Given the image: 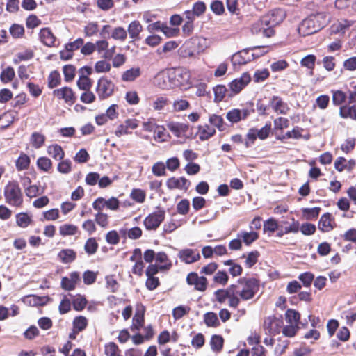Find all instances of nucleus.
Segmentation results:
<instances>
[{"mask_svg":"<svg viewBox=\"0 0 356 356\" xmlns=\"http://www.w3.org/2000/svg\"><path fill=\"white\" fill-rule=\"evenodd\" d=\"M261 281L257 277H242L226 289H218L214 293L215 300L220 304L228 300L231 308L237 309L241 302L252 300L260 289Z\"/></svg>","mask_w":356,"mask_h":356,"instance_id":"1","label":"nucleus"},{"mask_svg":"<svg viewBox=\"0 0 356 356\" xmlns=\"http://www.w3.org/2000/svg\"><path fill=\"white\" fill-rule=\"evenodd\" d=\"M5 202L8 205L17 208L22 207L24 204V194L16 180L9 181L3 188Z\"/></svg>","mask_w":356,"mask_h":356,"instance_id":"2","label":"nucleus"},{"mask_svg":"<svg viewBox=\"0 0 356 356\" xmlns=\"http://www.w3.org/2000/svg\"><path fill=\"white\" fill-rule=\"evenodd\" d=\"M168 77L175 87L186 89L192 84L191 72L186 67L173 69L169 72Z\"/></svg>","mask_w":356,"mask_h":356,"instance_id":"3","label":"nucleus"},{"mask_svg":"<svg viewBox=\"0 0 356 356\" xmlns=\"http://www.w3.org/2000/svg\"><path fill=\"white\" fill-rule=\"evenodd\" d=\"M283 323L282 315H271L264 318L262 327L266 334L275 336L281 332Z\"/></svg>","mask_w":356,"mask_h":356,"instance_id":"4","label":"nucleus"},{"mask_svg":"<svg viewBox=\"0 0 356 356\" xmlns=\"http://www.w3.org/2000/svg\"><path fill=\"white\" fill-rule=\"evenodd\" d=\"M165 218V211L162 208H159L157 211L149 213L143 220L145 228L147 231H156L164 221Z\"/></svg>","mask_w":356,"mask_h":356,"instance_id":"5","label":"nucleus"},{"mask_svg":"<svg viewBox=\"0 0 356 356\" xmlns=\"http://www.w3.org/2000/svg\"><path fill=\"white\" fill-rule=\"evenodd\" d=\"M200 40L197 38H192L185 42L179 48V55L184 58H193L198 55L202 51L200 47Z\"/></svg>","mask_w":356,"mask_h":356,"instance_id":"6","label":"nucleus"},{"mask_svg":"<svg viewBox=\"0 0 356 356\" xmlns=\"http://www.w3.org/2000/svg\"><path fill=\"white\" fill-rule=\"evenodd\" d=\"M115 90V84L106 76L98 79L96 92L100 100H104L112 96Z\"/></svg>","mask_w":356,"mask_h":356,"instance_id":"7","label":"nucleus"},{"mask_svg":"<svg viewBox=\"0 0 356 356\" xmlns=\"http://www.w3.org/2000/svg\"><path fill=\"white\" fill-rule=\"evenodd\" d=\"M186 282L189 286H193L195 291L199 292L206 291L209 285L207 278L203 275L200 276L196 272L189 273Z\"/></svg>","mask_w":356,"mask_h":356,"instance_id":"8","label":"nucleus"},{"mask_svg":"<svg viewBox=\"0 0 356 356\" xmlns=\"http://www.w3.org/2000/svg\"><path fill=\"white\" fill-rule=\"evenodd\" d=\"M286 14L283 8H276L270 10L267 14L263 16L267 25L273 29L280 25L286 18Z\"/></svg>","mask_w":356,"mask_h":356,"instance_id":"9","label":"nucleus"},{"mask_svg":"<svg viewBox=\"0 0 356 356\" xmlns=\"http://www.w3.org/2000/svg\"><path fill=\"white\" fill-rule=\"evenodd\" d=\"M250 81V75L246 72L243 73L240 77L232 81L228 85L231 92L229 96L232 97L240 93L248 85Z\"/></svg>","mask_w":356,"mask_h":356,"instance_id":"10","label":"nucleus"},{"mask_svg":"<svg viewBox=\"0 0 356 356\" xmlns=\"http://www.w3.org/2000/svg\"><path fill=\"white\" fill-rule=\"evenodd\" d=\"M53 94L58 99H63L68 105H73L76 101V96L73 90L67 86L56 89Z\"/></svg>","mask_w":356,"mask_h":356,"instance_id":"11","label":"nucleus"},{"mask_svg":"<svg viewBox=\"0 0 356 356\" xmlns=\"http://www.w3.org/2000/svg\"><path fill=\"white\" fill-rule=\"evenodd\" d=\"M251 31L254 34L262 33L266 38H271L275 34V30L267 25L263 17L252 25Z\"/></svg>","mask_w":356,"mask_h":356,"instance_id":"12","label":"nucleus"},{"mask_svg":"<svg viewBox=\"0 0 356 356\" xmlns=\"http://www.w3.org/2000/svg\"><path fill=\"white\" fill-rule=\"evenodd\" d=\"M178 257L186 264H191L198 261L201 256L197 249L184 248L179 251Z\"/></svg>","mask_w":356,"mask_h":356,"instance_id":"13","label":"nucleus"},{"mask_svg":"<svg viewBox=\"0 0 356 356\" xmlns=\"http://www.w3.org/2000/svg\"><path fill=\"white\" fill-rule=\"evenodd\" d=\"M145 308L143 305H138L136 307L134 316L132 319V323L130 330L132 332L139 331L144 327L145 324Z\"/></svg>","mask_w":356,"mask_h":356,"instance_id":"14","label":"nucleus"},{"mask_svg":"<svg viewBox=\"0 0 356 356\" xmlns=\"http://www.w3.org/2000/svg\"><path fill=\"white\" fill-rule=\"evenodd\" d=\"M80 281L79 273L76 271H74L69 274V277H62L60 286L65 291H73L76 289L77 284H79Z\"/></svg>","mask_w":356,"mask_h":356,"instance_id":"15","label":"nucleus"},{"mask_svg":"<svg viewBox=\"0 0 356 356\" xmlns=\"http://www.w3.org/2000/svg\"><path fill=\"white\" fill-rule=\"evenodd\" d=\"M250 115V111L248 108H233L227 113L226 118L232 124L245 120Z\"/></svg>","mask_w":356,"mask_h":356,"instance_id":"16","label":"nucleus"},{"mask_svg":"<svg viewBox=\"0 0 356 356\" xmlns=\"http://www.w3.org/2000/svg\"><path fill=\"white\" fill-rule=\"evenodd\" d=\"M191 182L184 177L177 178L172 177L166 181V186L170 190L180 189L187 191Z\"/></svg>","mask_w":356,"mask_h":356,"instance_id":"17","label":"nucleus"},{"mask_svg":"<svg viewBox=\"0 0 356 356\" xmlns=\"http://www.w3.org/2000/svg\"><path fill=\"white\" fill-rule=\"evenodd\" d=\"M250 47L245 48L235 53L232 57V62L234 65H243L253 60L252 55L250 54Z\"/></svg>","mask_w":356,"mask_h":356,"instance_id":"18","label":"nucleus"},{"mask_svg":"<svg viewBox=\"0 0 356 356\" xmlns=\"http://www.w3.org/2000/svg\"><path fill=\"white\" fill-rule=\"evenodd\" d=\"M138 127V120L136 119H127L124 124L118 126L115 131V135L117 137H121L124 135L131 134V130H134Z\"/></svg>","mask_w":356,"mask_h":356,"instance_id":"19","label":"nucleus"},{"mask_svg":"<svg viewBox=\"0 0 356 356\" xmlns=\"http://www.w3.org/2000/svg\"><path fill=\"white\" fill-rule=\"evenodd\" d=\"M269 106L277 113L286 115L290 110L288 104L277 95L273 96L269 102Z\"/></svg>","mask_w":356,"mask_h":356,"instance_id":"20","label":"nucleus"},{"mask_svg":"<svg viewBox=\"0 0 356 356\" xmlns=\"http://www.w3.org/2000/svg\"><path fill=\"white\" fill-rule=\"evenodd\" d=\"M39 35L41 42L45 46L49 47L56 46V38L49 28H42L40 31Z\"/></svg>","mask_w":356,"mask_h":356,"instance_id":"21","label":"nucleus"},{"mask_svg":"<svg viewBox=\"0 0 356 356\" xmlns=\"http://www.w3.org/2000/svg\"><path fill=\"white\" fill-rule=\"evenodd\" d=\"M166 126L170 132L177 138L184 136L189 129L187 124L173 121L168 122Z\"/></svg>","mask_w":356,"mask_h":356,"instance_id":"22","label":"nucleus"},{"mask_svg":"<svg viewBox=\"0 0 356 356\" xmlns=\"http://www.w3.org/2000/svg\"><path fill=\"white\" fill-rule=\"evenodd\" d=\"M216 133V129L208 124L197 127V136L201 141L208 140Z\"/></svg>","mask_w":356,"mask_h":356,"instance_id":"23","label":"nucleus"},{"mask_svg":"<svg viewBox=\"0 0 356 356\" xmlns=\"http://www.w3.org/2000/svg\"><path fill=\"white\" fill-rule=\"evenodd\" d=\"M334 219L330 213L323 214L318 222V229L322 232H329L334 229Z\"/></svg>","mask_w":356,"mask_h":356,"instance_id":"24","label":"nucleus"},{"mask_svg":"<svg viewBox=\"0 0 356 356\" xmlns=\"http://www.w3.org/2000/svg\"><path fill=\"white\" fill-rule=\"evenodd\" d=\"M47 154L55 161H61L64 159L65 153L63 147L57 144H51L47 147Z\"/></svg>","mask_w":356,"mask_h":356,"instance_id":"25","label":"nucleus"},{"mask_svg":"<svg viewBox=\"0 0 356 356\" xmlns=\"http://www.w3.org/2000/svg\"><path fill=\"white\" fill-rule=\"evenodd\" d=\"M58 259L63 264H71L76 259V252L73 249H63L58 253Z\"/></svg>","mask_w":356,"mask_h":356,"instance_id":"26","label":"nucleus"},{"mask_svg":"<svg viewBox=\"0 0 356 356\" xmlns=\"http://www.w3.org/2000/svg\"><path fill=\"white\" fill-rule=\"evenodd\" d=\"M143 25L138 20L132 21L129 24L127 29L129 37L134 40H139L140 39V34L143 31Z\"/></svg>","mask_w":356,"mask_h":356,"instance_id":"27","label":"nucleus"},{"mask_svg":"<svg viewBox=\"0 0 356 356\" xmlns=\"http://www.w3.org/2000/svg\"><path fill=\"white\" fill-rule=\"evenodd\" d=\"M155 261L156 264L161 267V270H169L172 266L171 260L164 252H159L156 253Z\"/></svg>","mask_w":356,"mask_h":356,"instance_id":"28","label":"nucleus"},{"mask_svg":"<svg viewBox=\"0 0 356 356\" xmlns=\"http://www.w3.org/2000/svg\"><path fill=\"white\" fill-rule=\"evenodd\" d=\"M280 227L279 222L275 218H269L264 222L263 232L267 233L268 236H271Z\"/></svg>","mask_w":356,"mask_h":356,"instance_id":"29","label":"nucleus"},{"mask_svg":"<svg viewBox=\"0 0 356 356\" xmlns=\"http://www.w3.org/2000/svg\"><path fill=\"white\" fill-rule=\"evenodd\" d=\"M31 164V159L29 155L22 152L15 161V167L17 171L28 170Z\"/></svg>","mask_w":356,"mask_h":356,"instance_id":"30","label":"nucleus"},{"mask_svg":"<svg viewBox=\"0 0 356 356\" xmlns=\"http://www.w3.org/2000/svg\"><path fill=\"white\" fill-rule=\"evenodd\" d=\"M36 165L39 170L49 173L53 168V162L47 156H40L36 161Z\"/></svg>","mask_w":356,"mask_h":356,"instance_id":"31","label":"nucleus"},{"mask_svg":"<svg viewBox=\"0 0 356 356\" xmlns=\"http://www.w3.org/2000/svg\"><path fill=\"white\" fill-rule=\"evenodd\" d=\"M339 115L343 118H350L356 120V104L341 106L339 108Z\"/></svg>","mask_w":356,"mask_h":356,"instance_id":"32","label":"nucleus"},{"mask_svg":"<svg viewBox=\"0 0 356 356\" xmlns=\"http://www.w3.org/2000/svg\"><path fill=\"white\" fill-rule=\"evenodd\" d=\"M45 140L46 136L37 131L33 132L30 138V143L35 149L42 147L44 145Z\"/></svg>","mask_w":356,"mask_h":356,"instance_id":"33","label":"nucleus"},{"mask_svg":"<svg viewBox=\"0 0 356 356\" xmlns=\"http://www.w3.org/2000/svg\"><path fill=\"white\" fill-rule=\"evenodd\" d=\"M316 60V57L314 54H309L304 58H302L300 60V65L302 67H307L309 70V75H314V70L315 67V63Z\"/></svg>","mask_w":356,"mask_h":356,"instance_id":"34","label":"nucleus"},{"mask_svg":"<svg viewBox=\"0 0 356 356\" xmlns=\"http://www.w3.org/2000/svg\"><path fill=\"white\" fill-rule=\"evenodd\" d=\"M284 316L287 323L299 325L301 316L299 312L293 309H288Z\"/></svg>","mask_w":356,"mask_h":356,"instance_id":"35","label":"nucleus"},{"mask_svg":"<svg viewBox=\"0 0 356 356\" xmlns=\"http://www.w3.org/2000/svg\"><path fill=\"white\" fill-rule=\"evenodd\" d=\"M353 22L349 21L348 19H342L341 21H338L332 25V31L334 33H343L353 24Z\"/></svg>","mask_w":356,"mask_h":356,"instance_id":"36","label":"nucleus"},{"mask_svg":"<svg viewBox=\"0 0 356 356\" xmlns=\"http://www.w3.org/2000/svg\"><path fill=\"white\" fill-rule=\"evenodd\" d=\"M209 122L211 127L218 129V131L225 130V121L221 115L217 114H211L209 117Z\"/></svg>","mask_w":356,"mask_h":356,"instance_id":"37","label":"nucleus"},{"mask_svg":"<svg viewBox=\"0 0 356 356\" xmlns=\"http://www.w3.org/2000/svg\"><path fill=\"white\" fill-rule=\"evenodd\" d=\"M238 236L242 238L243 243L246 245H250L253 242L256 241L259 238V235L257 232L251 231L250 232H241L238 234Z\"/></svg>","mask_w":356,"mask_h":356,"instance_id":"38","label":"nucleus"},{"mask_svg":"<svg viewBox=\"0 0 356 356\" xmlns=\"http://www.w3.org/2000/svg\"><path fill=\"white\" fill-rule=\"evenodd\" d=\"M204 322L207 327H217L220 325L217 314L213 312L204 314Z\"/></svg>","mask_w":356,"mask_h":356,"instance_id":"39","label":"nucleus"},{"mask_svg":"<svg viewBox=\"0 0 356 356\" xmlns=\"http://www.w3.org/2000/svg\"><path fill=\"white\" fill-rule=\"evenodd\" d=\"M88 304V300L84 296L77 294L72 301L73 309L75 311H83Z\"/></svg>","mask_w":356,"mask_h":356,"instance_id":"40","label":"nucleus"},{"mask_svg":"<svg viewBox=\"0 0 356 356\" xmlns=\"http://www.w3.org/2000/svg\"><path fill=\"white\" fill-rule=\"evenodd\" d=\"M79 232V227L73 224H63L59 227V233L63 236H74Z\"/></svg>","mask_w":356,"mask_h":356,"instance_id":"41","label":"nucleus"},{"mask_svg":"<svg viewBox=\"0 0 356 356\" xmlns=\"http://www.w3.org/2000/svg\"><path fill=\"white\" fill-rule=\"evenodd\" d=\"M99 248V244L96 238L90 237L86 240L84 245V250L89 255L95 254Z\"/></svg>","mask_w":356,"mask_h":356,"instance_id":"42","label":"nucleus"},{"mask_svg":"<svg viewBox=\"0 0 356 356\" xmlns=\"http://www.w3.org/2000/svg\"><path fill=\"white\" fill-rule=\"evenodd\" d=\"M88 325V321L86 317L83 316H76L72 321V328L75 329V331L82 332L83 331Z\"/></svg>","mask_w":356,"mask_h":356,"instance_id":"43","label":"nucleus"},{"mask_svg":"<svg viewBox=\"0 0 356 356\" xmlns=\"http://www.w3.org/2000/svg\"><path fill=\"white\" fill-rule=\"evenodd\" d=\"M224 345V339L221 335L214 334L210 340L211 348L213 351L219 353L222 350Z\"/></svg>","mask_w":356,"mask_h":356,"instance_id":"44","label":"nucleus"},{"mask_svg":"<svg viewBox=\"0 0 356 356\" xmlns=\"http://www.w3.org/2000/svg\"><path fill=\"white\" fill-rule=\"evenodd\" d=\"M146 195L145 190L140 188H133L130 193L129 197L136 203L143 204L145 201Z\"/></svg>","mask_w":356,"mask_h":356,"instance_id":"45","label":"nucleus"},{"mask_svg":"<svg viewBox=\"0 0 356 356\" xmlns=\"http://www.w3.org/2000/svg\"><path fill=\"white\" fill-rule=\"evenodd\" d=\"M104 354L106 356H123L121 350L114 342H109L104 345Z\"/></svg>","mask_w":356,"mask_h":356,"instance_id":"46","label":"nucleus"},{"mask_svg":"<svg viewBox=\"0 0 356 356\" xmlns=\"http://www.w3.org/2000/svg\"><path fill=\"white\" fill-rule=\"evenodd\" d=\"M32 222L31 217L27 213L22 212L16 215V223L22 228L27 227Z\"/></svg>","mask_w":356,"mask_h":356,"instance_id":"47","label":"nucleus"},{"mask_svg":"<svg viewBox=\"0 0 356 356\" xmlns=\"http://www.w3.org/2000/svg\"><path fill=\"white\" fill-rule=\"evenodd\" d=\"M303 131L304 129L302 128L296 126L292 129V131H287L284 135L278 136L277 138L280 140L289 138L299 139L302 138V132Z\"/></svg>","mask_w":356,"mask_h":356,"instance_id":"48","label":"nucleus"},{"mask_svg":"<svg viewBox=\"0 0 356 356\" xmlns=\"http://www.w3.org/2000/svg\"><path fill=\"white\" fill-rule=\"evenodd\" d=\"M229 280V275L225 270H218L213 277V283L223 286L227 284Z\"/></svg>","mask_w":356,"mask_h":356,"instance_id":"49","label":"nucleus"},{"mask_svg":"<svg viewBox=\"0 0 356 356\" xmlns=\"http://www.w3.org/2000/svg\"><path fill=\"white\" fill-rule=\"evenodd\" d=\"M61 83V77L58 71L54 70L50 72L47 78V84L49 88H54Z\"/></svg>","mask_w":356,"mask_h":356,"instance_id":"50","label":"nucleus"},{"mask_svg":"<svg viewBox=\"0 0 356 356\" xmlns=\"http://www.w3.org/2000/svg\"><path fill=\"white\" fill-rule=\"evenodd\" d=\"M299 329V325L296 324L287 323L286 325H283L281 332L284 337L291 338L297 334Z\"/></svg>","mask_w":356,"mask_h":356,"instance_id":"51","label":"nucleus"},{"mask_svg":"<svg viewBox=\"0 0 356 356\" xmlns=\"http://www.w3.org/2000/svg\"><path fill=\"white\" fill-rule=\"evenodd\" d=\"M259 256L260 254L257 250L249 252L245 261V264L246 267L248 268H251L253 266H254L257 263ZM241 257L244 258L245 257V255L243 254Z\"/></svg>","mask_w":356,"mask_h":356,"instance_id":"52","label":"nucleus"},{"mask_svg":"<svg viewBox=\"0 0 356 356\" xmlns=\"http://www.w3.org/2000/svg\"><path fill=\"white\" fill-rule=\"evenodd\" d=\"M99 31V26L97 22H88L83 29L86 37H92L96 35Z\"/></svg>","mask_w":356,"mask_h":356,"instance_id":"53","label":"nucleus"},{"mask_svg":"<svg viewBox=\"0 0 356 356\" xmlns=\"http://www.w3.org/2000/svg\"><path fill=\"white\" fill-rule=\"evenodd\" d=\"M321 210V207H318L313 208H303L302 209V213L305 219L313 220L318 218Z\"/></svg>","mask_w":356,"mask_h":356,"instance_id":"54","label":"nucleus"},{"mask_svg":"<svg viewBox=\"0 0 356 356\" xmlns=\"http://www.w3.org/2000/svg\"><path fill=\"white\" fill-rule=\"evenodd\" d=\"M15 76V72L13 67L8 66L2 70L0 79L3 83H8L14 79Z\"/></svg>","mask_w":356,"mask_h":356,"instance_id":"55","label":"nucleus"},{"mask_svg":"<svg viewBox=\"0 0 356 356\" xmlns=\"http://www.w3.org/2000/svg\"><path fill=\"white\" fill-rule=\"evenodd\" d=\"M332 103L335 106H342L347 98L344 92L340 90H332Z\"/></svg>","mask_w":356,"mask_h":356,"instance_id":"56","label":"nucleus"},{"mask_svg":"<svg viewBox=\"0 0 356 356\" xmlns=\"http://www.w3.org/2000/svg\"><path fill=\"white\" fill-rule=\"evenodd\" d=\"M214 92V102L219 103L223 100L226 93L227 92V88L223 85H218L213 88Z\"/></svg>","mask_w":356,"mask_h":356,"instance_id":"57","label":"nucleus"},{"mask_svg":"<svg viewBox=\"0 0 356 356\" xmlns=\"http://www.w3.org/2000/svg\"><path fill=\"white\" fill-rule=\"evenodd\" d=\"M92 84L93 81L86 76H79L77 80V86L82 90H89V89H91Z\"/></svg>","mask_w":356,"mask_h":356,"instance_id":"58","label":"nucleus"},{"mask_svg":"<svg viewBox=\"0 0 356 356\" xmlns=\"http://www.w3.org/2000/svg\"><path fill=\"white\" fill-rule=\"evenodd\" d=\"M190 311L191 308L188 306L179 305L173 309L172 314L174 319L179 320L188 314Z\"/></svg>","mask_w":356,"mask_h":356,"instance_id":"59","label":"nucleus"},{"mask_svg":"<svg viewBox=\"0 0 356 356\" xmlns=\"http://www.w3.org/2000/svg\"><path fill=\"white\" fill-rule=\"evenodd\" d=\"M170 104L168 98L164 96H160L156 98L152 103V107L155 111H160L163 109L166 106Z\"/></svg>","mask_w":356,"mask_h":356,"instance_id":"60","label":"nucleus"},{"mask_svg":"<svg viewBox=\"0 0 356 356\" xmlns=\"http://www.w3.org/2000/svg\"><path fill=\"white\" fill-rule=\"evenodd\" d=\"M140 75V70L139 68H131L126 70L122 76V79L124 81H132Z\"/></svg>","mask_w":356,"mask_h":356,"instance_id":"61","label":"nucleus"},{"mask_svg":"<svg viewBox=\"0 0 356 356\" xmlns=\"http://www.w3.org/2000/svg\"><path fill=\"white\" fill-rule=\"evenodd\" d=\"M119 283L115 280L114 275L106 277V287L111 293H115L119 289Z\"/></svg>","mask_w":356,"mask_h":356,"instance_id":"62","label":"nucleus"},{"mask_svg":"<svg viewBox=\"0 0 356 356\" xmlns=\"http://www.w3.org/2000/svg\"><path fill=\"white\" fill-rule=\"evenodd\" d=\"M57 170L62 174H68L72 171V161L70 159H63L59 161Z\"/></svg>","mask_w":356,"mask_h":356,"instance_id":"63","label":"nucleus"},{"mask_svg":"<svg viewBox=\"0 0 356 356\" xmlns=\"http://www.w3.org/2000/svg\"><path fill=\"white\" fill-rule=\"evenodd\" d=\"M64 79L67 82L72 81L76 73V67L72 65H66L63 67V69Z\"/></svg>","mask_w":356,"mask_h":356,"instance_id":"64","label":"nucleus"}]
</instances>
